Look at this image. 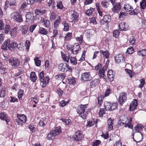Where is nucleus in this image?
Wrapping results in <instances>:
<instances>
[{"label": "nucleus", "instance_id": "39448f33", "mask_svg": "<svg viewBox=\"0 0 146 146\" xmlns=\"http://www.w3.org/2000/svg\"><path fill=\"white\" fill-rule=\"evenodd\" d=\"M13 19L18 23H21L23 21L22 16L19 13L14 12L11 14Z\"/></svg>", "mask_w": 146, "mask_h": 146}, {"label": "nucleus", "instance_id": "f257e3e1", "mask_svg": "<svg viewBox=\"0 0 146 146\" xmlns=\"http://www.w3.org/2000/svg\"><path fill=\"white\" fill-rule=\"evenodd\" d=\"M127 116L124 115H121L120 116L119 119L118 121V124L121 126L124 125L125 127H128L130 129H133V126L131 124L132 118L130 117L127 122Z\"/></svg>", "mask_w": 146, "mask_h": 146}, {"label": "nucleus", "instance_id": "b1692460", "mask_svg": "<svg viewBox=\"0 0 146 146\" xmlns=\"http://www.w3.org/2000/svg\"><path fill=\"white\" fill-rule=\"evenodd\" d=\"M113 120H112L111 118H109L107 121L108 123V127L110 130H112L113 128Z\"/></svg>", "mask_w": 146, "mask_h": 146}, {"label": "nucleus", "instance_id": "338daca9", "mask_svg": "<svg viewBox=\"0 0 146 146\" xmlns=\"http://www.w3.org/2000/svg\"><path fill=\"white\" fill-rule=\"evenodd\" d=\"M101 136L102 137L104 138L105 139H106L108 138L109 134L108 132H106L105 133L102 134Z\"/></svg>", "mask_w": 146, "mask_h": 146}, {"label": "nucleus", "instance_id": "bb28decb", "mask_svg": "<svg viewBox=\"0 0 146 146\" xmlns=\"http://www.w3.org/2000/svg\"><path fill=\"white\" fill-rule=\"evenodd\" d=\"M30 78L31 80L34 82H35L37 79V76L35 72H32L30 74Z\"/></svg>", "mask_w": 146, "mask_h": 146}, {"label": "nucleus", "instance_id": "4be33fe9", "mask_svg": "<svg viewBox=\"0 0 146 146\" xmlns=\"http://www.w3.org/2000/svg\"><path fill=\"white\" fill-rule=\"evenodd\" d=\"M17 117L19 119L20 121L22 122L25 123L26 121L27 117L24 114H18Z\"/></svg>", "mask_w": 146, "mask_h": 146}, {"label": "nucleus", "instance_id": "4468645a", "mask_svg": "<svg viewBox=\"0 0 146 146\" xmlns=\"http://www.w3.org/2000/svg\"><path fill=\"white\" fill-rule=\"evenodd\" d=\"M18 44L14 41H10V43L8 44V48L11 50H13L15 48L18 47Z\"/></svg>", "mask_w": 146, "mask_h": 146}, {"label": "nucleus", "instance_id": "2eb2a0df", "mask_svg": "<svg viewBox=\"0 0 146 146\" xmlns=\"http://www.w3.org/2000/svg\"><path fill=\"white\" fill-rule=\"evenodd\" d=\"M100 82V80L98 79H94L90 82V86L91 88H94L97 86Z\"/></svg>", "mask_w": 146, "mask_h": 146}, {"label": "nucleus", "instance_id": "7c9ffc66", "mask_svg": "<svg viewBox=\"0 0 146 146\" xmlns=\"http://www.w3.org/2000/svg\"><path fill=\"white\" fill-rule=\"evenodd\" d=\"M55 1L53 0H50L49 1L48 4L50 7H51L53 10L55 8L54 4Z\"/></svg>", "mask_w": 146, "mask_h": 146}, {"label": "nucleus", "instance_id": "8fccbe9b", "mask_svg": "<svg viewBox=\"0 0 146 146\" xmlns=\"http://www.w3.org/2000/svg\"><path fill=\"white\" fill-rule=\"evenodd\" d=\"M57 4L56 6L58 9H62L63 8V6L62 2L59 1V2H57Z\"/></svg>", "mask_w": 146, "mask_h": 146}, {"label": "nucleus", "instance_id": "aec40b11", "mask_svg": "<svg viewBox=\"0 0 146 146\" xmlns=\"http://www.w3.org/2000/svg\"><path fill=\"white\" fill-rule=\"evenodd\" d=\"M115 60L116 62L119 63L121 62V60L124 61V57L121 54L117 55L115 57Z\"/></svg>", "mask_w": 146, "mask_h": 146}, {"label": "nucleus", "instance_id": "603ef678", "mask_svg": "<svg viewBox=\"0 0 146 146\" xmlns=\"http://www.w3.org/2000/svg\"><path fill=\"white\" fill-rule=\"evenodd\" d=\"M70 61L71 63L73 65H76L77 64V60L74 57H71Z\"/></svg>", "mask_w": 146, "mask_h": 146}, {"label": "nucleus", "instance_id": "f8f14e48", "mask_svg": "<svg viewBox=\"0 0 146 146\" xmlns=\"http://www.w3.org/2000/svg\"><path fill=\"white\" fill-rule=\"evenodd\" d=\"M75 140L76 141H80L84 137L83 136L80 131L75 133L73 136Z\"/></svg>", "mask_w": 146, "mask_h": 146}, {"label": "nucleus", "instance_id": "4c0bfd02", "mask_svg": "<svg viewBox=\"0 0 146 146\" xmlns=\"http://www.w3.org/2000/svg\"><path fill=\"white\" fill-rule=\"evenodd\" d=\"M105 71V70H104V69L99 70V75L100 78H102L104 76Z\"/></svg>", "mask_w": 146, "mask_h": 146}, {"label": "nucleus", "instance_id": "774afa93", "mask_svg": "<svg viewBox=\"0 0 146 146\" xmlns=\"http://www.w3.org/2000/svg\"><path fill=\"white\" fill-rule=\"evenodd\" d=\"M83 36L82 35H80L79 37H76L77 40H78L80 43L82 44L83 40Z\"/></svg>", "mask_w": 146, "mask_h": 146}, {"label": "nucleus", "instance_id": "f704fd0d", "mask_svg": "<svg viewBox=\"0 0 146 146\" xmlns=\"http://www.w3.org/2000/svg\"><path fill=\"white\" fill-rule=\"evenodd\" d=\"M46 123L47 122L46 119H44L42 118L40 121L39 125L40 126H43L45 125Z\"/></svg>", "mask_w": 146, "mask_h": 146}, {"label": "nucleus", "instance_id": "052dcab7", "mask_svg": "<svg viewBox=\"0 0 146 146\" xmlns=\"http://www.w3.org/2000/svg\"><path fill=\"white\" fill-rule=\"evenodd\" d=\"M4 64L0 61V69L3 70L4 71L6 70V68L4 67Z\"/></svg>", "mask_w": 146, "mask_h": 146}, {"label": "nucleus", "instance_id": "f03ea898", "mask_svg": "<svg viewBox=\"0 0 146 146\" xmlns=\"http://www.w3.org/2000/svg\"><path fill=\"white\" fill-rule=\"evenodd\" d=\"M88 104L81 105L77 110V113L79 114V116L82 118L83 119H85L88 115V113L86 111V109L87 108Z\"/></svg>", "mask_w": 146, "mask_h": 146}, {"label": "nucleus", "instance_id": "e2e57ef3", "mask_svg": "<svg viewBox=\"0 0 146 146\" xmlns=\"http://www.w3.org/2000/svg\"><path fill=\"white\" fill-rule=\"evenodd\" d=\"M63 92V91L61 90L60 88H58L57 90V94L58 95V96L60 97L62 96Z\"/></svg>", "mask_w": 146, "mask_h": 146}, {"label": "nucleus", "instance_id": "e433bc0d", "mask_svg": "<svg viewBox=\"0 0 146 146\" xmlns=\"http://www.w3.org/2000/svg\"><path fill=\"white\" fill-rule=\"evenodd\" d=\"M140 6L142 9H145L146 7V0H142L140 2Z\"/></svg>", "mask_w": 146, "mask_h": 146}, {"label": "nucleus", "instance_id": "7ed1b4c3", "mask_svg": "<svg viewBox=\"0 0 146 146\" xmlns=\"http://www.w3.org/2000/svg\"><path fill=\"white\" fill-rule=\"evenodd\" d=\"M39 80L40 82L42 84V86L45 87L48 84L50 80V78L48 76L44 77V72L43 71H42L39 74Z\"/></svg>", "mask_w": 146, "mask_h": 146}, {"label": "nucleus", "instance_id": "3c124183", "mask_svg": "<svg viewBox=\"0 0 146 146\" xmlns=\"http://www.w3.org/2000/svg\"><path fill=\"white\" fill-rule=\"evenodd\" d=\"M140 84L139 85V87L141 88L145 84V80L144 79H141L140 80Z\"/></svg>", "mask_w": 146, "mask_h": 146}, {"label": "nucleus", "instance_id": "a878e982", "mask_svg": "<svg viewBox=\"0 0 146 146\" xmlns=\"http://www.w3.org/2000/svg\"><path fill=\"white\" fill-rule=\"evenodd\" d=\"M61 21L60 17V16H58L54 23V26L55 28H57L58 27Z\"/></svg>", "mask_w": 146, "mask_h": 146}, {"label": "nucleus", "instance_id": "c03bdc74", "mask_svg": "<svg viewBox=\"0 0 146 146\" xmlns=\"http://www.w3.org/2000/svg\"><path fill=\"white\" fill-rule=\"evenodd\" d=\"M28 28L26 26H23L22 28V33L23 34H26L27 32Z\"/></svg>", "mask_w": 146, "mask_h": 146}, {"label": "nucleus", "instance_id": "9b49d317", "mask_svg": "<svg viewBox=\"0 0 146 146\" xmlns=\"http://www.w3.org/2000/svg\"><path fill=\"white\" fill-rule=\"evenodd\" d=\"M71 13L72 14L70 19H71L72 22H77L78 20V14L76 12L74 11H71Z\"/></svg>", "mask_w": 146, "mask_h": 146}, {"label": "nucleus", "instance_id": "a211bd4d", "mask_svg": "<svg viewBox=\"0 0 146 146\" xmlns=\"http://www.w3.org/2000/svg\"><path fill=\"white\" fill-rule=\"evenodd\" d=\"M111 17L108 15H105L104 16L103 18L100 21V22L102 24H104V23H109L111 21Z\"/></svg>", "mask_w": 146, "mask_h": 146}, {"label": "nucleus", "instance_id": "5fc2aeb1", "mask_svg": "<svg viewBox=\"0 0 146 146\" xmlns=\"http://www.w3.org/2000/svg\"><path fill=\"white\" fill-rule=\"evenodd\" d=\"M56 14L54 12H52L50 14V19L51 20H54L56 18Z\"/></svg>", "mask_w": 146, "mask_h": 146}, {"label": "nucleus", "instance_id": "393cba45", "mask_svg": "<svg viewBox=\"0 0 146 146\" xmlns=\"http://www.w3.org/2000/svg\"><path fill=\"white\" fill-rule=\"evenodd\" d=\"M17 33V29L16 27L12 29L10 31V34L11 36L12 37L15 36Z\"/></svg>", "mask_w": 146, "mask_h": 146}, {"label": "nucleus", "instance_id": "69168bd1", "mask_svg": "<svg viewBox=\"0 0 146 146\" xmlns=\"http://www.w3.org/2000/svg\"><path fill=\"white\" fill-rule=\"evenodd\" d=\"M23 71L21 69H19L18 70V72L16 73H15L14 74V76H19L22 73Z\"/></svg>", "mask_w": 146, "mask_h": 146}, {"label": "nucleus", "instance_id": "4d7b16f0", "mask_svg": "<svg viewBox=\"0 0 146 146\" xmlns=\"http://www.w3.org/2000/svg\"><path fill=\"white\" fill-rule=\"evenodd\" d=\"M105 114V111L103 108H100L99 112V115L100 117H102Z\"/></svg>", "mask_w": 146, "mask_h": 146}, {"label": "nucleus", "instance_id": "c9c22d12", "mask_svg": "<svg viewBox=\"0 0 146 146\" xmlns=\"http://www.w3.org/2000/svg\"><path fill=\"white\" fill-rule=\"evenodd\" d=\"M100 52L103 54L104 56L106 58H108L109 54L108 51L106 50L105 51H104L103 50H101L100 51Z\"/></svg>", "mask_w": 146, "mask_h": 146}, {"label": "nucleus", "instance_id": "72a5a7b5", "mask_svg": "<svg viewBox=\"0 0 146 146\" xmlns=\"http://www.w3.org/2000/svg\"><path fill=\"white\" fill-rule=\"evenodd\" d=\"M39 59L38 57H36L34 59L36 65L37 66H39L41 65V60Z\"/></svg>", "mask_w": 146, "mask_h": 146}, {"label": "nucleus", "instance_id": "cd10ccee", "mask_svg": "<svg viewBox=\"0 0 146 146\" xmlns=\"http://www.w3.org/2000/svg\"><path fill=\"white\" fill-rule=\"evenodd\" d=\"M121 9L120 4V3H118L114 6L112 11L114 12H116L117 11H119Z\"/></svg>", "mask_w": 146, "mask_h": 146}, {"label": "nucleus", "instance_id": "680f3d73", "mask_svg": "<svg viewBox=\"0 0 146 146\" xmlns=\"http://www.w3.org/2000/svg\"><path fill=\"white\" fill-rule=\"evenodd\" d=\"M44 25L46 27L48 28L50 25V21L48 20H45L44 23Z\"/></svg>", "mask_w": 146, "mask_h": 146}, {"label": "nucleus", "instance_id": "20e7f679", "mask_svg": "<svg viewBox=\"0 0 146 146\" xmlns=\"http://www.w3.org/2000/svg\"><path fill=\"white\" fill-rule=\"evenodd\" d=\"M104 105L106 110L111 111L117 108V103H111L109 102L106 101L104 102Z\"/></svg>", "mask_w": 146, "mask_h": 146}, {"label": "nucleus", "instance_id": "5701e85b", "mask_svg": "<svg viewBox=\"0 0 146 146\" xmlns=\"http://www.w3.org/2000/svg\"><path fill=\"white\" fill-rule=\"evenodd\" d=\"M10 43V39H7L5 40L1 46V48L3 50H7L8 48V44Z\"/></svg>", "mask_w": 146, "mask_h": 146}, {"label": "nucleus", "instance_id": "37998d69", "mask_svg": "<svg viewBox=\"0 0 146 146\" xmlns=\"http://www.w3.org/2000/svg\"><path fill=\"white\" fill-rule=\"evenodd\" d=\"M10 29V27L9 25H7L5 26L4 31V33L7 34L9 31Z\"/></svg>", "mask_w": 146, "mask_h": 146}, {"label": "nucleus", "instance_id": "a19ab883", "mask_svg": "<svg viewBox=\"0 0 146 146\" xmlns=\"http://www.w3.org/2000/svg\"><path fill=\"white\" fill-rule=\"evenodd\" d=\"M62 56L64 61L68 62L70 58L69 55H68V56L65 54L62 55Z\"/></svg>", "mask_w": 146, "mask_h": 146}, {"label": "nucleus", "instance_id": "423d86ee", "mask_svg": "<svg viewBox=\"0 0 146 146\" xmlns=\"http://www.w3.org/2000/svg\"><path fill=\"white\" fill-rule=\"evenodd\" d=\"M9 61L10 64L13 67H17L20 64L19 60L16 58H11L9 59Z\"/></svg>", "mask_w": 146, "mask_h": 146}, {"label": "nucleus", "instance_id": "864d4df0", "mask_svg": "<svg viewBox=\"0 0 146 146\" xmlns=\"http://www.w3.org/2000/svg\"><path fill=\"white\" fill-rule=\"evenodd\" d=\"M120 32L117 30L114 31L113 32V36L115 38H117L119 35Z\"/></svg>", "mask_w": 146, "mask_h": 146}, {"label": "nucleus", "instance_id": "bf43d9fd", "mask_svg": "<svg viewBox=\"0 0 146 146\" xmlns=\"http://www.w3.org/2000/svg\"><path fill=\"white\" fill-rule=\"evenodd\" d=\"M94 125V120H91L90 121H88L87 122V126H89L90 127L92 125Z\"/></svg>", "mask_w": 146, "mask_h": 146}, {"label": "nucleus", "instance_id": "ddd939ff", "mask_svg": "<svg viewBox=\"0 0 146 146\" xmlns=\"http://www.w3.org/2000/svg\"><path fill=\"white\" fill-rule=\"evenodd\" d=\"M119 30L126 31L129 29L127 24L123 22H121L119 24Z\"/></svg>", "mask_w": 146, "mask_h": 146}, {"label": "nucleus", "instance_id": "a18cd8bd", "mask_svg": "<svg viewBox=\"0 0 146 146\" xmlns=\"http://www.w3.org/2000/svg\"><path fill=\"white\" fill-rule=\"evenodd\" d=\"M40 32L41 34L46 35L48 33L47 29L43 28H40Z\"/></svg>", "mask_w": 146, "mask_h": 146}, {"label": "nucleus", "instance_id": "49530a36", "mask_svg": "<svg viewBox=\"0 0 146 146\" xmlns=\"http://www.w3.org/2000/svg\"><path fill=\"white\" fill-rule=\"evenodd\" d=\"M72 35L71 33H68L65 37V39L66 40H68L70 39L72 37Z\"/></svg>", "mask_w": 146, "mask_h": 146}, {"label": "nucleus", "instance_id": "0eeeda50", "mask_svg": "<svg viewBox=\"0 0 146 146\" xmlns=\"http://www.w3.org/2000/svg\"><path fill=\"white\" fill-rule=\"evenodd\" d=\"M59 70L61 72H66L70 69L68 65L66 63H62L58 67Z\"/></svg>", "mask_w": 146, "mask_h": 146}, {"label": "nucleus", "instance_id": "2f4dec72", "mask_svg": "<svg viewBox=\"0 0 146 146\" xmlns=\"http://www.w3.org/2000/svg\"><path fill=\"white\" fill-rule=\"evenodd\" d=\"M124 9L126 11H130L131 10L133 9V7L129 4H127L125 5Z\"/></svg>", "mask_w": 146, "mask_h": 146}, {"label": "nucleus", "instance_id": "0e129e2a", "mask_svg": "<svg viewBox=\"0 0 146 146\" xmlns=\"http://www.w3.org/2000/svg\"><path fill=\"white\" fill-rule=\"evenodd\" d=\"M111 91V90L109 88V89H107L106 91L105 92V94H104V96L105 97H106V96H108L110 93V92Z\"/></svg>", "mask_w": 146, "mask_h": 146}, {"label": "nucleus", "instance_id": "473e14b6", "mask_svg": "<svg viewBox=\"0 0 146 146\" xmlns=\"http://www.w3.org/2000/svg\"><path fill=\"white\" fill-rule=\"evenodd\" d=\"M135 38L133 36H131L129 38V42L132 45L135 44Z\"/></svg>", "mask_w": 146, "mask_h": 146}, {"label": "nucleus", "instance_id": "f3484780", "mask_svg": "<svg viewBox=\"0 0 146 146\" xmlns=\"http://www.w3.org/2000/svg\"><path fill=\"white\" fill-rule=\"evenodd\" d=\"M135 139L134 141L136 142H139L141 141L143 138V136L141 133L137 134L136 135Z\"/></svg>", "mask_w": 146, "mask_h": 146}, {"label": "nucleus", "instance_id": "58836bf2", "mask_svg": "<svg viewBox=\"0 0 146 146\" xmlns=\"http://www.w3.org/2000/svg\"><path fill=\"white\" fill-rule=\"evenodd\" d=\"M52 132L51 131L50 132V133H48L47 135V138L48 139L51 140L53 139L54 137L55 136Z\"/></svg>", "mask_w": 146, "mask_h": 146}, {"label": "nucleus", "instance_id": "c756f323", "mask_svg": "<svg viewBox=\"0 0 146 146\" xmlns=\"http://www.w3.org/2000/svg\"><path fill=\"white\" fill-rule=\"evenodd\" d=\"M5 88L4 87L1 88L0 90V97L3 98L5 96Z\"/></svg>", "mask_w": 146, "mask_h": 146}, {"label": "nucleus", "instance_id": "ea45409f", "mask_svg": "<svg viewBox=\"0 0 146 146\" xmlns=\"http://www.w3.org/2000/svg\"><path fill=\"white\" fill-rule=\"evenodd\" d=\"M94 10V9L92 8H91L90 9L87 10L85 12L86 14L88 15H90L93 12Z\"/></svg>", "mask_w": 146, "mask_h": 146}, {"label": "nucleus", "instance_id": "dca6fc26", "mask_svg": "<svg viewBox=\"0 0 146 146\" xmlns=\"http://www.w3.org/2000/svg\"><path fill=\"white\" fill-rule=\"evenodd\" d=\"M137 102L136 100L134 99L133 101H132L130 105V111H132L135 109L137 106Z\"/></svg>", "mask_w": 146, "mask_h": 146}, {"label": "nucleus", "instance_id": "c85d7f7f", "mask_svg": "<svg viewBox=\"0 0 146 146\" xmlns=\"http://www.w3.org/2000/svg\"><path fill=\"white\" fill-rule=\"evenodd\" d=\"M62 24L64 25L63 31H68L69 26L68 24L66 21H64L62 22Z\"/></svg>", "mask_w": 146, "mask_h": 146}, {"label": "nucleus", "instance_id": "9d476101", "mask_svg": "<svg viewBox=\"0 0 146 146\" xmlns=\"http://www.w3.org/2000/svg\"><path fill=\"white\" fill-rule=\"evenodd\" d=\"M127 94L123 92L119 94V102L121 105H122L127 100Z\"/></svg>", "mask_w": 146, "mask_h": 146}, {"label": "nucleus", "instance_id": "6ab92c4d", "mask_svg": "<svg viewBox=\"0 0 146 146\" xmlns=\"http://www.w3.org/2000/svg\"><path fill=\"white\" fill-rule=\"evenodd\" d=\"M52 133L54 134V135L55 136L58 135L61 133L62 131L60 129V127L58 126L56 127L54 129L51 131Z\"/></svg>", "mask_w": 146, "mask_h": 146}, {"label": "nucleus", "instance_id": "6e6d98bb", "mask_svg": "<svg viewBox=\"0 0 146 146\" xmlns=\"http://www.w3.org/2000/svg\"><path fill=\"white\" fill-rule=\"evenodd\" d=\"M101 143V142L99 140H96L93 142L92 146H98Z\"/></svg>", "mask_w": 146, "mask_h": 146}, {"label": "nucleus", "instance_id": "79ce46f5", "mask_svg": "<svg viewBox=\"0 0 146 146\" xmlns=\"http://www.w3.org/2000/svg\"><path fill=\"white\" fill-rule=\"evenodd\" d=\"M139 12V10L138 9H135L131 11L129 13V14L132 15H137Z\"/></svg>", "mask_w": 146, "mask_h": 146}, {"label": "nucleus", "instance_id": "de8ad7c7", "mask_svg": "<svg viewBox=\"0 0 146 146\" xmlns=\"http://www.w3.org/2000/svg\"><path fill=\"white\" fill-rule=\"evenodd\" d=\"M134 52L133 49L132 47H129L127 49L126 51V54L128 53L129 54H131Z\"/></svg>", "mask_w": 146, "mask_h": 146}, {"label": "nucleus", "instance_id": "1a4fd4ad", "mask_svg": "<svg viewBox=\"0 0 146 146\" xmlns=\"http://www.w3.org/2000/svg\"><path fill=\"white\" fill-rule=\"evenodd\" d=\"M35 20L34 14L31 12L27 13L26 15V22L33 23Z\"/></svg>", "mask_w": 146, "mask_h": 146}, {"label": "nucleus", "instance_id": "09e8293b", "mask_svg": "<svg viewBox=\"0 0 146 146\" xmlns=\"http://www.w3.org/2000/svg\"><path fill=\"white\" fill-rule=\"evenodd\" d=\"M69 83L70 84L74 85L76 83V81L73 78H69L68 79Z\"/></svg>", "mask_w": 146, "mask_h": 146}, {"label": "nucleus", "instance_id": "6e6552de", "mask_svg": "<svg viewBox=\"0 0 146 146\" xmlns=\"http://www.w3.org/2000/svg\"><path fill=\"white\" fill-rule=\"evenodd\" d=\"M81 80L84 82L90 81L92 79V77L89 72H86L83 73L81 76Z\"/></svg>", "mask_w": 146, "mask_h": 146}, {"label": "nucleus", "instance_id": "412c9836", "mask_svg": "<svg viewBox=\"0 0 146 146\" xmlns=\"http://www.w3.org/2000/svg\"><path fill=\"white\" fill-rule=\"evenodd\" d=\"M0 118L2 120L5 121L7 123L10 121V120L7 115L4 113H0Z\"/></svg>", "mask_w": 146, "mask_h": 146}, {"label": "nucleus", "instance_id": "13d9d810", "mask_svg": "<svg viewBox=\"0 0 146 146\" xmlns=\"http://www.w3.org/2000/svg\"><path fill=\"white\" fill-rule=\"evenodd\" d=\"M66 125L69 126L71 124V121L70 119H65L64 120Z\"/></svg>", "mask_w": 146, "mask_h": 146}]
</instances>
